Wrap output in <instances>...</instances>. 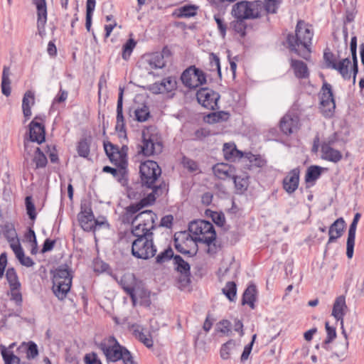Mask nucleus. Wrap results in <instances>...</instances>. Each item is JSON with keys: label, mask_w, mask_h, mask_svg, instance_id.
<instances>
[{"label": "nucleus", "mask_w": 364, "mask_h": 364, "mask_svg": "<svg viewBox=\"0 0 364 364\" xmlns=\"http://www.w3.org/2000/svg\"><path fill=\"white\" fill-rule=\"evenodd\" d=\"M151 197V194H149L148 198H143L139 203L131 204L125 208L123 220L132 223L133 235L153 234L152 230L155 228V221L157 220L156 215L151 210H144L134 215L149 204V199Z\"/></svg>", "instance_id": "obj_1"}, {"label": "nucleus", "mask_w": 364, "mask_h": 364, "mask_svg": "<svg viewBox=\"0 0 364 364\" xmlns=\"http://www.w3.org/2000/svg\"><path fill=\"white\" fill-rule=\"evenodd\" d=\"M314 36L311 26L304 21H299L296 26L295 35L289 34L287 41L289 49L304 59H308Z\"/></svg>", "instance_id": "obj_2"}, {"label": "nucleus", "mask_w": 364, "mask_h": 364, "mask_svg": "<svg viewBox=\"0 0 364 364\" xmlns=\"http://www.w3.org/2000/svg\"><path fill=\"white\" fill-rule=\"evenodd\" d=\"M140 152L146 156L159 154L163 150L161 135L155 127H148L142 130Z\"/></svg>", "instance_id": "obj_3"}, {"label": "nucleus", "mask_w": 364, "mask_h": 364, "mask_svg": "<svg viewBox=\"0 0 364 364\" xmlns=\"http://www.w3.org/2000/svg\"><path fill=\"white\" fill-rule=\"evenodd\" d=\"M231 12L237 19H256L264 15V6L261 1H242L235 4Z\"/></svg>", "instance_id": "obj_4"}, {"label": "nucleus", "mask_w": 364, "mask_h": 364, "mask_svg": "<svg viewBox=\"0 0 364 364\" xmlns=\"http://www.w3.org/2000/svg\"><path fill=\"white\" fill-rule=\"evenodd\" d=\"M73 276L66 265L60 266L53 272V291L60 300L65 298L70 289Z\"/></svg>", "instance_id": "obj_5"}, {"label": "nucleus", "mask_w": 364, "mask_h": 364, "mask_svg": "<svg viewBox=\"0 0 364 364\" xmlns=\"http://www.w3.org/2000/svg\"><path fill=\"white\" fill-rule=\"evenodd\" d=\"M188 231L197 242H203L209 247L216 239L213 225L208 221H193L189 224Z\"/></svg>", "instance_id": "obj_6"}, {"label": "nucleus", "mask_w": 364, "mask_h": 364, "mask_svg": "<svg viewBox=\"0 0 364 364\" xmlns=\"http://www.w3.org/2000/svg\"><path fill=\"white\" fill-rule=\"evenodd\" d=\"M134 235L136 238L132 242V255L142 259L153 257L156 253V247L153 242V234Z\"/></svg>", "instance_id": "obj_7"}, {"label": "nucleus", "mask_w": 364, "mask_h": 364, "mask_svg": "<svg viewBox=\"0 0 364 364\" xmlns=\"http://www.w3.org/2000/svg\"><path fill=\"white\" fill-rule=\"evenodd\" d=\"M139 172L141 173V183L148 188H151L153 193L159 195L161 188L156 186L154 183L159 176H160L161 170L157 163L150 160L144 161L140 165Z\"/></svg>", "instance_id": "obj_8"}, {"label": "nucleus", "mask_w": 364, "mask_h": 364, "mask_svg": "<svg viewBox=\"0 0 364 364\" xmlns=\"http://www.w3.org/2000/svg\"><path fill=\"white\" fill-rule=\"evenodd\" d=\"M197 241L188 232H178L174 235V245L178 252L193 257L198 252Z\"/></svg>", "instance_id": "obj_9"}, {"label": "nucleus", "mask_w": 364, "mask_h": 364, "mask_svg": "<svg viewBox=\"0 0 364 364\" xmlns=\"http://www.w3.org/2000/svg\"><path fill=\"white\" fill-rule=\"evenodd\" d=\"M97 346L102 351L107 360L111 362H116L121 359L122 352L124 348L120 346L113 336L103 339L97 344Z\"/></svg>", "instance_id": "obj_10"}, {"label": "nucleus", "mask_w": 364, "mask_h": 364, "mask_svg": "<svg viewBox=\"0 0 364 364\" xmlns=\"http://www.w3.org/2000/svg\"><path fill=\"white\" fill-rule=\"evenodd\" d=\"M181 80L183 84L190 89H195L206 82L204 73L194 66L186 69L181 76Z\"/></svg>", "instance_id": "obj_11"}, {"label": "nucleus", "mask_w": 364, "mask_h": 364, "mask_svg": "<svg viewBox=\"0 0 364 364\" xmlns=\"http://www.w3.org/2000/svg\"><path fill=\"white\" fill-rule=\"evenodd\" d=\"M320 109L323 116L331 117L333 116L336 103L333 98L332 86L328 82H323L321 90Z\"/></svg>", "instance_id": "obj_12"}, {"label": "nucleus", "mask_w": 364, "mask_h": 364, "mask_svg": "<svg viewBox=\"0 0 364 364\" xmlns=\"http://www.w3.org/2000/svg\"><path fill=\"white\" fill-rule=\"evenodd\" d=\"M44 115L36 116L29 124V136L31 142L41 144L45 141Z\"/></svg>", "instance_id": "obj_13"}, {"label": "nucleus", "mask_w": 364, "mask_h": 364, "mask_svg": "<svg viewBox=\"0 0 364 364\" xmlns=\"http://www.w3.org/2000/svg\"><path fill=\"white\" fill-rule=\"evenodd\" d=\"M198 102L204 107L209 109H215L218 107V102L220 95L215 91L208 88H202L196 94Z\"/></svg>", "instance_id": "obj_14"}, {"label": "nucleus", "mask_w": 364, "mask_h": 364, "mask_svg": "<svg viewBox=\"0 0 364 364\" xmlns=\"http://www.w3.org/2000/svg\"><path fill=\"white\" fill-rule=\"evenodd\" d=\"M279 127L283 134L290 135L299 128V118L294 113L286 114L280 120Z\"/></svg>", "instance_id": "obj_15"}, {"label": "nucleus", "mask_w": 364, "mask_h": 364, "mask_svg": "<svg viewBox=\"0 0 364 364\" xmlns=\"http://www.w3.org/2000/svg\"><path fill=\"white\" fill-rule=\"evenodd\" d=\"M173 264L175 265V269L181 274L178 279L179 283L181 284L180 287H187L190 283L189 264L185 262L179 255L174 256Z\"/></svg>", "instance_id": "obj_16"}, {"label": "nucleus", "mask_w": 364, "mask_h": 364, "mask_svg": "<svg viewBox=\"0 0 364 364\" xmlns=\"http://www.w3.org/2000/svg\"><path fill=\"white\" fill-rule=\"evenodd\" d=\"M37 9V28L43 37L46 34L45 26L47 22V6L46 0H32Z\"/></svg>", "instance_id": "obj_17"}, {"label": "nucleus", "mask_w": 364, "mask_h": 364, "mask_svg": "<svg viewBox=\"0 0 364 364\" xmlns=\"http://www.w3.org/2000/svg\"><path fill=\"white\" fill-rule=\"evenodd\" d=\"M123 95L124 88L119 87V92L117 105V117L115 129L119 133V136L126 135L125 119L123 115Z\"/></svg>", "instance_id": "obj_18"}, {"label": "nucleus", "mask_w": 364, "mask_h": 364, "mask_svg": "<svg viewBox=\"0 0 364 364\" xmlns=\"http://www.w3.org/2000/svg\"><path fill=\"white\" fill-rule=\"evenodd\" d=\"M77 218L80 226L85 231H91L94 230L97 225H100L95 220L92 211L90 208L82 209Z\"/></svg>", "instance_id": "obj_19"}, {"label": "nucleus", "mask_w": 364, "mask_h": 364, "mask_svg": "<svg viewBox=\"0 0 364 364\" xmlns=\"http://www.w3.org/2000/svg\"><path fill=\"white\" fill-rule=\"evenodd\" d=\"M177 87L176 80L173 77H168L163 79L160 82H154L150 86L149 90L154 94L170 92Z\"/></svg>", "instance_id": "obj_20"}, {"label": "nucleus", "mask_w": 364, "mask_h": 364, "mask_svg": "<svg viewBox=\"0 0 364 364\" xmlns=\"http://www.w3.org/2000/svg\"><path fill=\"white\" fill-rule=\"evenodd\" d=\"M138 281L133 274H126L120 279V285L124 291L130 296L132 303L135 305V288Z\"/></svg>", "instance_id": "obj_21"}, {"label": "nucleus", "mask_w": 364, "mask_h": 364, "mask_svg": "<svg viewBox=\"0 0 364 364\" xmlns=\"http://www.w3.org/2000/svg\"><path fill=\"white\" fill-rule=\"evenodd\" d=\"M360 218V214L357 213L353 218V220L350 225L348 233V238H347V243H346V255L348 258L350 259L352 258L353 255V250H354V245H355V232L357 228V225L358 223V220Z\"/></svg>", "instance_id": "obj_22"}, {"label": "nucleus", "mask_w": 364, "mask_h": 364, "mask_svg": "<svg viewBox=\"0 0 364 364\" xmlns=\"http://www.w3.org/2000/svg\"><path fill=\"white\" fill-rule=\"evenodd\" d=\"M299 169L296 168L290 171L283 180V188L289 194L294 193L299 186Z\"/></svg>", "instance_id": "obj_23"}, {"label": "nucleus", "mask_w": 364, "mask_h": 364, "mask_svg": "<svg viewBox=\"0 0 364 364\" xmlns=\"http://www.w3.org/2000/svg\"><path fill=\"white\" fill-rule=\"evenodd\" d=\"M215 176L221 180L232 178L235 174V168L225 163L217 164L213 167Z\"/></svg>", "instance_id": "obj_24"}, {"label": "nucleus", "mask_w": 364, "mask_h": 364, "mask_svg": "<svg viewBox=\"0 0 364 364\" xmlns=\"http://www.w3.org/2000/svg\"><path fill=\"white\" fill-rule=\"evenodd\" d=\"M331 143H333V141L323 143L321 145V157L325 160L336 163L342 159V154L338 150L331 147Z\"/></svg>", "instance_id": "obj_25"}, {"label": "nucleus", "mask_w": 364, "mask_h": 364, "mask_svg": "<svg viewBox=\"0 0 364 364\" xmlns=\"http://www.w3.org/2000/svg\"><path fill=\"white\" fill-rule=\"evenodd\" d=\"M4 237L7 240L10 245V247L14 250L19 246L20 242L17 237L16 231L14 226L11 223H6L1 227V230Z\"/></svg>", "instance_id": "obj_26"}, {"label": "nucleus", "mask_w": 364, "mask_h": 364, "mask_svg": "<svg viewBox=\"0 0 364 364\" xmlns=\"http://www.w3.org/2000/svg\"><path fill=\"white\" fill-rule=\"evenodd\" d=\"M223 156L225 160L235 162L244 156V153L238 150L233 142H228L223 144Z\"/></svg>", "instance_id": "obj_27"}, {"label": "nucleus", "mask_w": 364, "mask_h": 364, "mask_svg": "<svg viewBox=\"0 0 364 364\" xmlns=\"http://www.w3.org/2000/svg\"><path fill=\"white\" fill-rule=\"evenodd\" d=\"M168 55L169 51L164 49L161 53L156 52L148 55L146 61L151 68H163L166 65V60L164 58Z\"/></svg>", "instance_id": "obj_28"}, {"label": "nucleus", "mask_w": 364, "mask_h": 364, "mask_svg": "<svg viewBox=\"0 0 364 364\" xmlns=\"http://www.w3.org/2000/svg\"><path fill=\"white\" fill-rule=\"evenodd\" d=\"M347 306L343 296L336 298L332 311V316L337 320L341 321V328L343 326V316L345 315Z\"/></svg>", "instance_id": "obj_29"}, {"label": "nucleus", "mask_w": 364, "mask_h": 364, "mask_svg": "<svg viewBox=\"0 0 364 364\" xmlns=\"http://www.w3.org/2000/svg\"><path fill=\"white\" fill-rule=\"evenodd\" d=\"M344 228L345 221L343 218H339L335 220L329 228L328 243H331L339 238L343 234Z\"/></svg>", "instance_id": "obj_30"}, {"label": "nucleus", "mask_w": 364, "mask_h": 364, "mask_svg": "<svg viewBox=\"0 0 364 364\" xmlns=\"http://www.w3.org/2000/svg\"><path fill=\"white\" fill-rule=\"evenodd\" d=\"M35 105V93L28 90L23 95L22 100V110L25 118L29 119L32 114L31 107Z\"/></svg>", "instance_id": "obj_31"}, {"label": "nucleus", "mask_w": 364, "mask_h": 364, "mask_svg": "<svg viewBox=\"0 0 364 364\" xmlns=\"http://www.w3.org/2000/svg\"><path fill=\"white\" fill-rule=\"evenodd\" d=\"M238 346L239 343L232 339L223 344L220 350L221 358L228 360L232 355L237 354Z\"/></svg>", "instance_id": "obj_32"}, {"label": "nucleus", "mask_w": 364, "mask_h": 364, "mask_svg": "<svg viewBox=\"0 0 364 364\" xmlns=\"http://www.w3.org/2000/svg\"><path fill=\"white\" fill-rule=\"evenodd\" d=\"M134 335L143 343L147 348L153 346V340L147 331L140 326H134Z\"/></svg>", "instance_id": "obj_33"}, {"label": "nucleus", "mask_w": 364, "mask_h": 364, "mask_svg": "<svg viewBox=\"0 0 364 364\" xmlns=\"http://www.w3.org/2000/svg\"><path fill=\"white\" fill-rule=\"evenodd\" d=\"M10 76L11 71L9 67L4 65L3 68L1 86L2 93L6 97L9 96L11 92V81L10 79Z\"/></svg>", "instance_id": "obj_34"}, {"label": "nucleus", "mask_w": 364, "mask_h": 364, "mask_svg": "<svg viewBox=\"0 0 364 364\" xmlns=\"http://www.w3.org/2000/svg\"><path fill=\"white\" fill-rule=\"evenodd\" d=\"M350 64L349 58H346L337 62L336 65H333V70H337L344 80H348L350 78V73L349 72Z\"/></svg>", "instance_id": "obj_35"}, {"label": "nucleus", "mask_w": 364, "mask_h": 364, "mask_svg": "<svg viewBox=\"0 0 364 364\" xmlns=\"http://www.w3.org/2000/svg\"><path fill=\"white\" fill-rule=\"evenodd\" d=\"M291 66L295 75L299 78H306L309 76L307 65L301 60H291Z\"/></svg>", "instance_id": "obj_36"}, {"label": "nucleus", "mask_w": 364, "mask_h": 364, "mask_svg": "<svg viewBox=\"0 0 364 364\" xmlns=\"http://www.w3.org/2000/svg\"><path fill=\"white\" fill-rule=\"evenodd\" d=\"M255 299L256 287L253 284L249 285L243 294L242 304H248L252 309H254Z\"/></svg>", "instance_id": "obj_37"}, {"label": "nucleus", "mask_w": 364, "mask_h": 364, "mask_svg": "<svg viewBox=\"0 0 364 364\" xmlns=\"http://www.w3.org/2000/svg\"><path fill=\"white\" fill-rule=\"evenodd\" d=\"M0 350L5 364H18L21 363L20 358L15 355L13 352L1 344Z\"/></svg>", "instance_id": "obj_38"}, {"label": "nucleus", "mask_w": 364, "mask_h": 364, "mask_svg": "<svg viewBox=\"0 0 364 364\" xmlns=\"http://www.w3.org/2000/svg\"><path fill=\"white\" fill-rule=\"evenodd\" d=\"M350 48V52H351L352 58H353L352 70H353V82L354 84L355 82L356 75L358 72V60H357V57H356L357 38L355 36H353L351 38Z\"/></svg>", "instance_id": "obj_39"}, {"label": "nucleus", "mask_w": 364, "mask_h": 364, "mask_svg": "<svg viewBox=\"0 0 364 364\" xmlns=\"http://www.w3.org/2000/svg\"><path fill=\"white\" fill-rule=\"evenodd\" d=\"M12 250L22 265L30 267L34 264L33 259L25 255L24 251L21 245Z\"/></svg>", "instance_id": "obj_40"}, {"label": "nucleus", "mask_w": 364, "mask_h": 364, "mask_svg": "<svg viewBox=\"0 0 364 364\" xmlns=\"http://www.w3.org/2000/svg\"><path fill=\"white\" fill-rule=\"evenodd\" d=\"M322 168L318 166H311L308 168L305 181L306 183L315 182L321 175Z\"/></svg>", "instance_id": "obj_41"}, {"label": "nucleus", "mask_w": 364, "mask_h": 364, "mask_svg": "<svg viewBox=\"0 0 364 364\" xmlns=\"http://www.w3.org/2000/svg\"><path fill=\"white\" fill-rule=\"evenodd\" d=\"M198 7L194 5H184L177 9V16L181 18H189L197 14Z\"/></svg>", "instance_id": "obj_42"}, {"label": "nucleus", "mask_w": 364, "mask_h": 364, "mask_svg": "<svg viewBox=\"0 0 364 364\" xmlns=\"http://www.w3.org/2000/svg\"><path fill=\"white\" fill-rule=\"evenodd\" d=\"M36 164V168H43L47 164V158L45 154L41 151L39 147H36L35 150V155L33 159Z\"/></svg>", "instance_id": "obj_43"}, {"label": "nucleus", "mask_w": 364, "mask_h": 364, "mask_svg": "<svg viewBox=\"0 0 364 364\" xmlns=\"http://www.w3.org/2000/svg\"><path fill=\"white\" fill-rule=\"evenodd\" d=\"M223 292L230 301H234L237 293L235 283L233 282H227L225 287L223 289Z\"/></svg>", "instance_id": "obj_44"}, {"label": "nucleus", "mask_w": 364, "mask_h": 364, "mask_svg": "<svg viewBox=\"0 0 364 364\" xmlns=\"http://www.w3.org/2000/svg\"><path fill=\"white\" fill-rule=\"evenodd\" d=\"M232 179L237 193H242L247 190L248 187V180L247 178H242L235 175Z\"/></svg>", "instance_id": "obj_45"}, {"label": "nucleus", "mask_w": 364, "mask_h": 364, "mask_svg": "<svg viewBox=\"0 0 364 364\" xmlns=\"http://www.w3.org/2000/svg\"><path fill=\"white\" fill-rule=\"evenodd\" d=\"M6 277L11 288H19L20 283L18 279L16 272L14 268H9L6 273Z\"/></svg>", "instance_id": "obj_46"}, {"label": "nucleus", "mask_w": 364, "mask_h": 364, "mask_svg": "<svg viewBox=\"0 0 364 364\" xmlns=\"http://www.w3.org/2000/svg\"><path fill=\"white\" fill-rule=\"evenodd\" d=\"M282 3V0H265L264 4V14H275Z\"/></svg>", "instance_id": "obj_47"}, {"label": "nucleus", "mask_w": 364, "mask_h": 364, "mask_svg": "<svg viewBox=\"0 0 364 364\" xmlns=\"http://www.w3.org/2000/svg\"><path fill=\"white\" fill-rule=\"evenodd\" d=\"M208 117L209 122L217 123L227 121L230 117V114L228 112L221 111L209 114Z\"/></svg>", "instance_id": "obj_48"}, {"label": "nucleus", "mask_w": 364, "mask_h": 364, "mask_svg": "<svg viewBox=\"0 0 364 364\" xmlns=\"http://www.w3.org/2000/svg\"><path fill=\"white\" fill-rule=\"evenodd\" d=\"M134 113L136 120L141 122L146 121L150 116L149 107L146 105L136 109Z\"/></svg>", "instance_id": "obj_49"}, {"label": "nucleus", "mask_w": 364, "mask_h": 364, "mask_svg": "<svg viewBox=\"0 0 364 364\" xmlns=\"http://www.w3.org/2000/svg\"><path fill=\"white\" fill-rule=\"evenodd\" d=\"M109 160L119 166H123L126 163V154L117 150L109 158Z\"/></svg>", "instance_id": "obj_50"}, {"label": "nucleus", "mask_w": 364, "mask_h": 364, "mask_svg": "<svg viewBox=\"0 0 364 364\" xmlns=\"http://www.w3.org/2000/svg\"><path fill=\"white\" fill-rule=\"evenodd\" d=\"M136 42L133 39H129L122 48V58L124 60H128L130 57Z\"/></svg>", "instance_id": "obj_51"}, {"label": "nucleus", "mask_w": 364, "mask_h": 364, "mask_svg": "<svg viewBox=\"0 0 364 364\" xmlns=\"http://www.w3.org/2000/svg\"><path fill=\"white\" fill-rule=\"evenodd\" d=\"M173 251L171 247H168L162 252L159 254L156 257V261L157 263L162 264L171 258L173 259Z\"/></svg>", "instance_id": "obj_52"}, {"label": "nucleus", "mask_w": 364, "mask_h": 364, "mask_svg": "<svg viewBox=\"0 0 364 364\" xmlns=\"http://www.w3.org/2000/svg\"><path fill=\"white\" fill-rule=\"evenodd\" d=\"M77 150L79 156L87 158L90 154V145L87 140H81L78 143Z\"/></svg>", "instance_id": "obj_53"}, {"label": "nucleus", "mask_w": 364, "mask_h": 364, "mask_svg": "<svg viewBox=\"0 0 364 364\" xmlns=\"http://www.w3.org/2000/svg\"><path fill=\"white\" fill-rule=\"evenodd\" d=\"M26 207L27 214L31 220H35L36 217V208L33 203L32 202V198L31 196H27L26 198Z\"/></svg>", "instance_id": "obj_54"}, {"label": "nucleus", "mask_w": 364, "mask_h": 364, "mask_svg": "<svg viewBox=\"0 0 364 364\" xmlns=\"http://www.w3.org/2000/svg\"><path fill=\"white\" fill-rule=\"evenodd\" d=\"M182 164L184 168H187L191 172H195L198 170V164L195 161L186 156L183 157Z\"/></svg>", "instance_id": "obj_55"}, {"label": "nucleus", "mask_w": 364, "mask_h": 364, "mask_svg": "<svg viewBox=\"0 0 364 364\" xmlns=\"http://www.w3.org/2000/svg\"><path fill=\"white\" fill-rule=\"evenodd\" d=\"M323 59L328 68L333 69V65H336L337 63L335 55L328 50H325Z\"/></svg>", "instance_id": "obj_56"}, {"label": "nucleus", "mask_w": 364, "mask_h": 364, "mask_svg": "<svg viewBox=\"0 0 364 364\" xmlns=\"http://www.w3.org/2000/svg\"><path fill=\"white\" fill-rule=\"evenodd\" d=\"M230 326L231 325L229 321L223 320L218 323L217 331L223 334L229 335V333L231 332Z\"/></svg>", "instance_id": "obj_57"}, {"label": "nucleus", "mask_w": 364, "mask_h": 364, "mask_svg": "<svg viewBox=\"0 0 364 364\" xmlns=\"http://www.w3.org/2000/svg\"><path fill=\"white\" fill-rule=\"evenodd\" d=\"M214 19L217 23L218 29L220 31V35L224 38L226 34L227 25L225 23L223 18L219 15H215Z\"/></svg>", "instance_id": "obj_58"}, {"label": "nucleus", "mask_w": 364, "mask_h": 364, "mask_svg": "<svg viewBox=\"0 0 364 364\" xmlns=\"http://www.w3.org/2000/svg\"><path fill=\"white\" fill-rule=\"evenodd\" d=\"M149 296V292L144 289L141 282H139L135 288V303L136 302L137 297L141 299L148 298Z\"/></svg>", "instance_id": "obj_59"}, {"label": "nucleus", "mask_w": 364, "mask_h": 364, "mask_svg": "<svg viewBox=\"0 0 364 364\" xmlns=\"http://www.w3.org/2000/svg\"><path fill=\"white\" fill-rule=\"evenodd\" d=\"M122 354V356L120 360H122L124 364H136L131 353L127 348H124Z\"/></svg>", "instance_id": "obj_60"}, {"label": "nucleus", "mask_w": 364, "mask_h": 364, "mask_svg": "<svg viewBox=\"0 0 364 364\" xmlns=\"http://www.w3.org/2000/svg\"><path fill=\"white\" fill-rule=\"evenodd\" d=\"M210 58L211 69L213 70H215L218 72V75H220L221 70H220V65L219 58L214 53H211Z\"/></svg>", "instance_id": "obj_61"}, {"label": "nucleus", "mask_w": 364, "mask_h": 364, "mask_svg": "<svg viewBox=\"0 0 364 364\" xmlns=\"http://www.w3.org/2000/svg\"><path fill=\"white\" fill-rule=\"evenodd\" d=\"M326 330L327 333V337L325 340V343H329L336 337V328L330 326L328 322H326Z\"/></svg>", "instance_id": "obj_62"}, {"label": "nucleus", "mask_w": 364, "mask_h": 364, "mask_svg": "<svg viewBox=\"0 0 364 364\" xmlns=\"http://www.w3.org/2000/svg\"><path fill=\"white\" fill-rule=\"evenodd\" d=\"M213 221L218 226H223L225 224V215L222 213L213 212L211 214Z\"/></svg>", "instance_id": "obj_63"}, {"label": "nucleus", "mask_w": 364, "mask_h": 364, "mask_svg": "<svg viewBox=\"0 0 364 364\" xmlns=\"http://www.w3.org/2000/svg\"><path fill=\"white\" fill-rule=\"evenodd\" d=\"M243 20L244 19H237V21L233 22L234 30L242 36L245 34V26Z\"/></svg>", "instance_id": "obj_64"}]
</instances>
